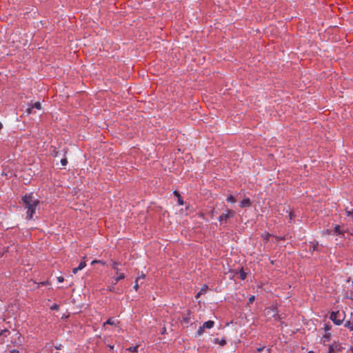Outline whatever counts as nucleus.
<instances>
[{
  "instance_id": "obj_1",
  "label": "nucleus",
  "mask_w": 353,
  "mask_h": 353,
  "mask_svg": "<svg viewBox=\"0 0 353 353\" xmlns=\"http://www.w3.org/2000/svg\"><path fill=\"white\" fill-rule=\"evenodd\" d=\"M21 203L26 211V219H33V215L35 214L36 208L39 205L40 201L35 199L33 193L26 194L21 198Z\"/></svg>"
},
{
  "instance_id": "obj_2",
  "label": "nucleus",
  "mask_w": 353,
  "mask_h": 353,
  "mask_svg": "<svg viewBox=\"0 0 353 353\" xmlns=\"http://www.w3.org/2000/svg\"><path fill=\"white\" fill-rule=\"evenodd\" d=\"M345 318V314L343 311H332L330 314V319L336 325L343 323Z\"/></svg>"
},
{
  "instance_id": "obj_3",
  "label": "nucleus",
  "mask_w": 353,
  "mask_h": 353,
  "mask_svg": "<svg viewBox=\"0 0 353 353\" xmlns=\"http://www.w3.org/2000/svg\"><path fill=\"white\" fill-rule=\"evenodd\" d=\"M235 214L236 212L234 210L227 208L226 210L219 216L218 219L220 222V224H226L230 219L235 216Z\"/></svg>"
},
{
  "instance_id": "obj_4",
  "label": "nucleus",
  "mask_w": 353,
  "mask_h": 353,
  "mask_svg": "<svg viewBox=\"0 0 353 353\" xmlns=\"http://www.w3.org/2000/svg\"><path fill=\"white\" fill-rule=\"evenodd\" d=\"M343 347L339 343L334 342L329 346L328 353H338L341 352Z\"/></svg>"
},
{
  "instance_id": "obj_5",
  "label": "nucleus",
  "mask_w": 353,
  "mask_h": 353,
  "mask_svg": "<svg viewBox=\"0 0 353 353\" xmlns=\"http://www.w3.org/2000/svg\"><path fill=\"white\" fill-rule=\"evenodd\" d=\"M252 205V201L250 199V198H245L243 199L241 202H240V204H239V206L242 208H248V207H250Z\"/></svg>"
},
{
  "instance_id": "obj_6",
  "label": "nucleus",
  "mask_w": 353,
  "mask_h": 353,
  "mask_svg": "<svg viewBox=\"0 0 353 353\" xmlns=\"http://www.w3.org/2000/svg\"><path fill=\"white\" fill-rule=\"evenodd\" d=\"M190 310H187V314H184L182 317V319L181 320V323H186V324H188L190 321Z\"/></svg>"
},
{
  "instance_id": "obj_7",
  "label": "nucleus",
  "mask_w": 353,
  "mask_h": 353,
  "mask_svg": "<svg viewBox=\"0 0 353 353\" xmlns=\"http://www.w3.org/2000/svg\"><path fill=\"white\" fill-rule=\"evenodd\" d=\"M125 277V275L124 273H119L117 274V276L114 277V285H116L120 280L124 279Z\"/></svg>"
},
{
  "instance_id": "obj_8",
  "label": "nucleus",
  "mask_w": 353,
  "mask_h": 353,
  "mask_svg": "<svg viewBox=\"0 0 353 353\" xmlns=\"http://www.w3.org/2000/svg\"><path fill=\"white\" fill-rule=\"evenodd\" d=\"M214 325V322L211 320L205 322L203 325V326L205 329V328L210 329V328L213 327Z\"/></svg>"
},
{
  "instance_id": "obj_9",
  "label": "nucleus",
  "mask_w": 353,
  "mask_h": 353,
  "mask_svg": "<svg viewBox=\"0 0 353 353\" xmlns=\"http://www.w3.org/2000/svg\"><path fill=\"white\" fill-rule=\"evenodd\" d=\"M311 245H310V251L314 252V251H319L318 249L319 243L318 242L310 243Z\"/></svg>"
},
{
  "instance_id": "obj_10",
  "label": "nucleus",
  "mask_w": 353,
  "mask_h": 353,
  "mask_svg": "<svg viewBox=\"0 0 353 353\" xmlns=\"http://www.w3.org/2000/svg\"><path fill=\"white\" fill-rule=\"evenodd\" d=\"M214 343L216 344H219L221 346H224L227 343L226 340L225 339L219 340L218 338L214 339Z\"/></svg>"
},
{
  "instance_id": "obj_11",
  "label": "nucleus",
  "mask_w": 353,
  "mask_h": 353,
  "mask_svg": "<svg viewBox=\"0 0 353 353\" xmlns=\"http://www.w3.org/2000/svg\"><path fill=\"white\" fill-rule=\"evenodd\" d=\"M119 265H120V263L115 262V261L112 262V267L115 270L117 274H119V272L121 270L119 268Z\"/></svg>"
},
{
  "instance_id": "obj_12",
  "label": "nucleus",
  "mask_w": 353,
  "mask_h": 353,
  "mask_svg": "<svg viewBox=\"0 0 353 353\" xmlns=\"http://www.w3.org/2000/svg\"><path fill=\"white\" fill-rule=\"evenodd\" d=\"M334 233H336V234H339V235L343 234V231L341 229V226L339 225H336L334 227Z\"/></svg>"
},
{
  "instance_id": "obj_13",
  "label": "nucleus",
  "mask_w": 353,
  "mask_h": 353,
  "mask_svg": "<svg viewBox=\"0 0 353 353\" xmlns=\"http://www.w3.org/2000/svg\"><path fill=\"white\" fill-rule=\"evenodd\" d=\"M108 290L111 292L119 293V291L117 290V289L115 288V285H114V282L112 283V284L111 285H110L108 287Z\"/></svg>"
},
{
  "instance_id": "obj_14",
  "label": "nucleus",
  "mask_w": 353,
  "mask_h": 353,
  "mask_svg": "<svg viewBox=\"0 0 353 353\" xmlns=\"http://www.w3.org/2000/svg\"><path fill=\"white\" fill-rule=\"evenodd\" d=\"M115 324V322L114 321L113 319L112 318H109L104 323H103V327H105L106 325H113Z\"/></svg>"
},
{
  "instance_id": "obj_15",
  "label": "nucleus",
  "mask_w": 353,
  "mask_h": 353,
  "mask_svg": "<svg viewBox=\"0 0 353 353\" xmlns=\"http://www.w3.org/2000/svg\"><path fill=\"white\" fill-rule=\"evenodd\" d=\"M344 326L348 327L351 331H353V323L350 321H346Z\"/></svg>"
},
{
  "instance_id": "obj_16",
  "label": "nucleus",
  "mask_w": 353,
  "mask_h": 353,
  "mask_svg": "<svg viewBox=\"0 0 353 353\" xmlns=\"http://www.w3.org/2000/svg\"><path fill=\"white\" fill-rule=\"evenodd\" d=\"M239 272H240V279L241 280H245L247 276V273L244 272L243 268L241 269Z\"/></svg>"
},
{
  "instance_id": "obj_17",
  "label": "nucleus",
  "mask_w": 353,
  "mask_h": 353,
  "mask_svg": "<svg viewBox=\"0 0 353 353\" xmlns=\"http://www.w3.org/2000/svg\"><path fill=\"white\" fill-rule=\"evenodd\" d=\"M139 345L131 346L128 348V350L130 352H138Z\"/></svg>"
},
{
  "instance_id": "obj_18",
  "label": "nucleus",
  "mask_w": 353,
  "mask_h": 353,
  "mask_svg": "<svg viewBox=\"0 0 353 353\" xmlns=\"http://www.w3.org/2000/svg\"><path fill=\"white\" fill-rule=\"evenodd\" d=\"M204 330H205V328L203 327V326H200L198 329V330L196 331V334L198 336H201L203 334L204 332Z\"/></svg>"
},
{
  "instance_id": "obj_19",
  "label": "nucleus",
  "mask_w": 353,
  "mask_h": 353,
  "mask_svg": "<svg viewBox=\"0 0 353 353\" xmlns=\"http://www.w3.org/2000/svg\"><path fill=\"white\" fill-rule=\"evenodd\" d=\"M272 236L269 232H265L263 234H262V237L264 240L268 241L269 238Z\"/></svg>"
},
{
  "instance_id": "obj_20",
  "label": "nucleus",
  "mask_w": 353,
  "mask_h": 353,
  "mask_svg": "<svg viewBox=\"0 0 353 353\" xmlns=\"http://www.w3.org/2000/svg\"><path fill=\"white\" fill-rule=\"evenodd\" d=\"M95 263L101 264L103 265H105V262L103 261H101V260H94L91 263L92 265L95 264Z\"/></svg>"
},
{
  "instance_id": "obj_21",
  "label": "nucleus",
  "mask_w": 353,
  "mask_h": 353,
  "mask_svg": "<svg viewBox=\"0 0 353 353\" xmlns=\"http://www.w3.org/2000/svg\"><path fill=\"white\" fill-rule=\"evenodd\" d=\"M323 339H325V341H330V339H331V334L330 333H328V332H326L324 335H323Z\"/></svg>"
},
{
  "instance_id": "obj_22",
  "label": "nucleus",
  "mask_w": 353,
  "mask_h": 353,
  "mask_svg": "<svg viewBox=\"0 0 353 353\" xmlns=\"http://www.w3.org/2000/svg\"><path fill=\"white\" fill-rule=\"evenodd\" d=\"M208 287L206 284L203 285L200 290V294H205L208 290Z\"/></svg>"
},
{
  "instance_id": "obj_23",
  "label": "nucleus",
  "mask_w": 353,
  "mask_h": 353,
  "mask_svg": "<svg viewBox=\"0 0 353 353\" xmlns=\"http://www.w3.org/2000/svg\"><path fill=\"white\" fill-rule=\"evenodd\" d=\"M31 105L33 107V108H36L38 110H40L41 108V105L40 102H36L33 105Z\"/></svg>"
},
{
  "instance_id": "obj_24",
  "label": "nucleus",
  "mask_w": 353,
  "mask_h": 353,
  "mask_svg": "<svg viewBox=\"0 0 353 353\" xmlns=\"http://www.w3.org/2000/svg\"><path fill=\"white\" fill-rule=\"evenodd\" d=\"M227 201L228 202L235 203L236 202V199H235V197L234 196L230 195V196H228Z\"/></svg>"
},
{
  "instance_id": "obj_25",
  "label": "nucleus",
  "mask_w": 353,
  "mask_h": 353,
  "mask_svg": "<svg viewBox=\"0 0 353 353\" xmlns=\"http://www.w3.org/2000/svg\"><path fill=\"white\" fill-rule=\"evenodd\" d=\"M59 309V305L57 303H54L52 305L50 306L51 310H58Z\"/></svg>"
},
{
  "instance_id": "obj_26",
  "label": "nucleus",
  "mask_w": 353,
  "mask_h": 353,
  "mask_svg": "<svg viewBox=\"0 0 353 353\" xmlns=\"http://www.w3.org/2000/svg\"><path fill=\"white\" fill-rule=\"evenodd\" d=\"M85 265H86L85 262V261H81V262L79 263V266H78V268H79L80 270H81L83 268H84L85 267Z\"/></svg>"
},
{
  "instance_id": "obj_27",
  "label": "nucleus",
  "mask_w": 353,
  "mask_h": 353,
  "mask_svg": "<svg viewBox=\"0 0 353 353\" xmlns=\"http://www.w3.org/2000/svg\"><path fill=\"white\" fill-rule=\"evenodd\" d=\"M345 211L347 216L353 217V209L348 210L347 208H345Z\"/></svg>"
},
{
  "instance_id": "obj_28",
  "label": "nucleus",
  "mask_w": 353,
  "mask_h": 353,
  "mask_svg": "<svg viewBox=\"0 0 353 353\" xmlns=\"http://www.w3.org/2000/svg\"><path fill=\"white\" fill-rule=\"evenodd\" d=\"M139 279V277L137 278L136 280H135V284L134 285V289L137 291L138 289H139V284H138V281Z\"/></svg>"
},
{
  "instance_id": "obj_29",
  "label": "nucleus",
  "mask_w": 353,
  "mask_h": 353,
  "mask_svg": "<svg viewBox=\"0 0 353 353\" xmlns=\"http://www.w3.org/2000/svg\"><path fill=\"white\" fill-rule=\"evenodd\" d=\"M332 328V325L329 324H325L324 327V330L325 332H327L329 330H330Z\"/></svg>"
},
{
  "instance_id": "obj_30",
  "label": "nucleus",
  "mask_w": 353,
  "mask_h": 353,
  "mask_svg": "<svg viewBox=\"0 0 353 353\" xmlns=\"http://www.w3.org/2000/svg\"><path fill=\"white\" fill-rule=\"evenodd\" d=\"M32 110H33V107L32 105H30L27 109H26V112L28 114H30L31 113H32Z\"/></svg>"
},
{
  "instance_id": "obj_31",
  "label": "nucleus",
  "mask_w": 353,
  "mask_h": 353,
  "mask_svg": "<svg viewBox=\"0 0 353 353\" xmlns=\"http://www.w3.org/2000/svg\"><path fill=\"white\" fill-rule=\"evenodd\" d=\"M61 163L63 166H65L68 164V160L66 158H63L61 160Z\"/></svg>"
},
{
  "instance_id": "obj_32",
  "label": "nucleus",
  "mask_w": 353,
  "mask_h": 353,
  "mask_svg": "<svg viewBox=\"0 0 353 353\" xmlns=\"http://www.w3.org/2000/svg\"><path fill=\"white\" fill-rule=\"evenodd\" d=\"M210 214L212 217H213L215 214H217V212L215 210L214 208H212L210 211Z\"/></svg>"
},
{
  "instance_id": "obj_33",
  "label": "nucleus",
  "mask_w": 353,
  "mask_h": 353,
  "mask_svg": "<svg viewBox=\"0 0 353 353\" xmlns=\"http://www.w3.org/2000/svg\"><path fill=\"white\" fill-rule=\"evenodd\" d=\"M9 333V331L8 329H4V330H0V336L3 335L5 333Z\"/></svg>"
},
{
  "instance_id": "obj_34",
  "label": "nucleus",
  "mask_w": 353,
  "mask_h": 353,
  "mask_svg": "<svg viewBox=\"0 0 353 353\" xmlns=\"http://www.w3.org/2000/svg\"><path fill=\"white\" fill-rule=\"evenodd\" d=\"M255 300V297L254 296H251L250 298H249V300H248V303H252L254 302V301Z\"/></svg>"
},
{
  "instance_id": "obj_35",
  "label": "nucleus",
  "mask_w": 353,
  "mask_h": 353,
  "mask_svg": "<svg viewBox=\"0 0 353 353\" xmlns=\"http://www.w3.org/2000/svg\"><path fill=\"white\" fill-rule=\"evenodd\" d=\"M177 199H178V203H179V205H183V204H184V202H183V199H182L181 196H180V197H179V198H177Z\"/></svg>"
},
{
  "instance_id": "obj_36",
  "label": "nucleus",
  "mask_w": 353,
  "mask_h": 353,
  "mask_svg": "<svg viewBox=\"0 0 353 353\" xmlns=\"http://www.w3.org/2000/svg\"><path fill=\"white\" fill-rule=\"evenodd\" d=\"M173 193H174V196H176L177 198L181 196L180 193L178 191H176V190L174 191Z\"/></svg>"
},
{
  "instance_id": "obj_37",
  "label": "nucleus",
  "mask_w": 353,
  "mask_h": 353,
  "mask_svg": "<svg viewBox=\"0 0 353 353\" xmlns=\"http://www.w3.org/2000/svg\"><path fill=\"white\" fill-rule=\"evenodd\" d=\"M57 281L58 282L61 283L64 281V278L63 276H59L57 277Z\"/></svg>"
},
{
  "instance_id": "obj_38",
  "label": "nucleus",
  "mask_w": 353,
  "mask_h": 353,
  "mask_svg": "<svg viewBox=\"0 0 353 353\" xmlns=\"http://www.w3.org/2000/svg\"><path fill=\"white\" fill-rule=\"evenodd\" d=\"M79 270H80L78 268V267L77 268H74L72 269V272L74 274H77Z\"/></svg>"
},
{
  "instance_id": "obj_39",
  "label": "nucleus",
  "mask_w": 353,
  "mask_h": 353,
  "mask_svg": "<svg viewBox=\"0 0 353 353\" xmlns=\"http://www.w3.org/2000/svg\"><path fill=\"white\" fill-rule=\"evenodd\" d=\"M264 348H265V347H258V348L256 349V351H257L258 352L261 353V352L263 350V349H264Z\"/></svg>"
},
{
  "instance_id": "obj_40",
  "label": "nucleus",
  "mask_w": 353,
  "mask_h": 353,
  "mask_svg": "<svg viewBox=\"0 0 353 353\" xmlns=\"http://www.w3.org/2000/svg\"><path fill=\"white\" fill-rule=\"evenodd\" d=\"M166 333V327L164 326L163 328H162V330L161 332V334H164Z\"/></svg>"
},
{
  "instance_id": "obj_41",
  "label": "nucleus",
  "mask_w": 353,
  "mask_h": 353,
  "mask_svg": "<svg viewBox=\"0 0 353 353\" xmlns=\"http://www.w3.org/2000/svg\"><path fill=\"white\" fill-rule=\"evenodd\" d=\"M52 155H53L54 157H57V156H58V152H57V151H56V150H55V149L53 150V154H52Z\"/></svg>"
},
{
  "instance_id": "obj_42",
  "label": "nucleus",
  "mask_w": 353,
  "mask_h": 353,
  "mask_svg": "<svg viewBox=\"0 0 353 353\" xmlns=\"http://www.w3.org/2000/svg\"><path fill=\"white\" fill-rule=\"evenodd\" d=\"M61 347H62V345L61 344H59L58 345H56L54 346L55 349L56 350H61Z\"/></svg>"
},
{
  "instance_id": "obj_43",
  "label": "nucleus",
  "mask_w": 353,
  "mask_h": 353,
  "mask_svg": "<svg viewBox=\"0 0 353 353\" xmlns=\"http://www.w3.org/2000/svg\"><path fill=\"white\" fill-rule=\"evenodd\" d=\"M48 281H43V282H41L40 284L41 285H48Z\"/></svg>"
},
{
  "instance_id": "obj_44",
  "label": "nucleus",
  "mask_w": 353,
  "mask_h": 353,
  "mask_svg": "<svg viewBox=\"0 0 353 353\" xmlns=\"http://www.w3.org/2000/svg\"><path fill=\"white\" fill-rule=\"evenodd\" d=\"M10 352L11 353H19V352L17 350H10Z\"/></svg>"
},
{
  "instance_id": "obj_45",
  "label": "nucleus",
  "mask_w": 353,
  "mask_h": 353,
  "mask_svg": "<svg viewBox=\"0 0 353 353\" xmlns=\"http://www.w3.org/2000/svg\"><path fill=\"white\" fill-rule=\"evenodd\" d=\"M202 294H200V291L197 293V294L195 296L196 299H198Z\"/></svg>"
},
{
  "instance_id": "obj_46",
  "label": "nucleus",
  "mask_w": 353,
  "mask_h": 353,
  "mask_svg": "<svg viewBox=\"0 0 353 353\" xmlns=\"http://www.w3.org/2000/svg\"><path fill=\"white\" fill-rule=\"evenodd\" d=\"M108 346L109 347V348L110 350H113L114 349V345H108Z\"/></svg>"
},
{
  "instance_id": "obj_47",
  "label": "nucleus",
  "mask_w": 353,
  "mask_h": 353,
  "mask_svg": "<svg viewBox=\"0 0 353 353\" xmlns=\"http://www.w3.org/2000/svg\"><path fill=\"white\" fill-rule=\"evenodd\" d=\"M294 215L292 212H290V219H292V217H294Z\"/></svg>"
},
{
  "instance_id": "obj_48",
  "label": "nucleus",
  "mask_w": 353,
  "mask_h": 353,
  "mask_svg": "<svg viewBox=\"0 0 353 353\" xmlns=\"http://www.w3.org/2000/svg\"><path fill=\"white\" fill-rule=\"evenodd\" d=\"M145 277V275L144 274H142L141 276H139V279L140 278H142V279H144Z\"/></svg>"
},
{
  "instance_id": "obj_49",
  "label": "nucleus",
  "mask_w": 353,
  "mask_h": 353,
  "mask_svg": "<svg viewBox=\"0 0 353 353\" xmlns=\"http://www.w3.org/2000/svg\"><path fill=\"white\" fill-rule=\"evenodd\" d=\"M3 128V124L0 122V129Z\"/></svg>"
},
{
  "instance_id": "obj_50",
  "label": "nucleus",
  "mask_w": 353,
  "mask_h": 353,
  "mask_svg": "<svg viewBox=\"0 0 353 353\" xmlns=\"http://www.w3.org/2000/svg\"><path fill=\"white\" fill-rule=\"evenodd\" d=\"M277 239H279V240H283V239H283V238H282V237H277Z\"/></svg>"
},
{
  "instance_id": "obj_51",
  "label": "nucleus",
  "mask_w": 353,
  "mask_h": 353,
  "mask_svg": "<svg viewBox=\"0 0 353 353\" xmlns=\"http://www.w3.org/2000/svg\"><path fill=\"white\" fill-rule=\"evenodd\" d=\"M350 351L353 353V346L350 347Z\"/></svg>"
},
{
  "instance_id": "obj_52",
  "label": "nucleus",
  "mask_w": 353,
  "mask_h": 353,
  "mask_svg": "<svg viewBox=\"0 0 353 353\" xmlns=\"http://www.w3.org/2000/svg\"><path fill=\"white\" fill-rule=\"evenodd\" d=\"M307 353H314L313 351H309Z\"/></svg>"
},
{
  "instance_id": "obj_53",
  "label": "nucleus",
  "mask_w": 353,
  "mask_h": 353,
  "mask_svg": "<svg viewBox=\"0 0 353 353\" xmlns=\"http://www.w3.org/2000/svg\"><path fill=\"white\" fill-rule=\"evenodd\" d=\"M3 254H0V257H1L3 256Z\"/></svg>"
}]
</instances>
